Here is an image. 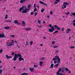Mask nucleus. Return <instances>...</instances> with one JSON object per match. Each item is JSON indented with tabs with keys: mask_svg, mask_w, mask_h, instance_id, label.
Masks as SVG:
<instances>
[{
	"mask_svg": "<svg viewBox=\"0 0 75 75\" xmlns=\"http://www.w3.org/2000/svg\"><path fill=\"white\" fill-rule=\"evenodd\" d=\"M57 59V63L59 64L60 63V58H59V56H55V58L53 59V61H54V64H55L57 62L56 61Z\"/></svg>",
	"mask_w": 75,
	"mask_h": 75,
	"instance_id": "1",
	"label": "nucleus"
},
{
	"mask_svg": "<svg viewBox=\"0 0 75 75\" xmlns=\"http://www.w3.org/2000/svg\"><path fill=\"white\" fill-rule=\"evenodd\" d=\"M17 57L18 58V57H19L18 58V59L20 61H24V59H23V58L21 57H22V56L21 55V54H18L17 55Z\"/></svg>",
	"mask_w": 75,
	"mask_h": 75,
	"instance_id": "2",
	"label": "nucleus"
},
{
	"mask_svg": "<svg viewBox=\"0 0 75 75\" xmlns=\"http://www.w3.org/2000/svg\"><path fill=\"white\" fill-rule=\"evenodd\" d=\"M30 10V9H27V8H25V9L23 10L22 12V13H28V11Z\"/></svg>",
	"mask_w": 75,
	"mask_h": 75,
	"instance_id": "3",
	"label": "nucleus"
},
{
	"mask_svg": "<svg viewBox=\"0 0 75 75\" xmlns=\"http://www.w3.org/2000/svg\"><path fill=\"white\" fill-rule=\"evenodd\" d=\"M13 44H14V43L12 42H8L7 43V46H8V47L12 46V45H13Z\"/></svg>",
	"mask_w": 75,
	"mask_h": 75,
	"instance_id": "4",
	"label": "nucleus"
},
{
	"mask_svg": "<svg viewBox=\"0 0 75 75\" xmlns=\"http://www.w3.org/2000/svg\"><path fill=\"white\" fill-rule=\"evenodd\" d=\"M51 28V29H49V32H51V33H52V32H53V31H54V29L55 28H54V26H52Z\"/></svg>",
	"mask_w": 75,
	"mask_h": 75,
	"instance_id": "5",
	"label": "nucleus"
},
{
	"mask_svg": "<svg viewBox=\"0 0 75 75\" xmlns=\"http://www.w3.org/2000/svg\"><path fill=\"white\" fill-rule=\"evenodd\" d=\"M0 38H6V36L4 34V33L0 34Z\"/></svg>",
	"mask_w": 75,
	"mask_h": 75,
	"instance_id": "6",
	"label": "nucleus"
},
{
	"mask_svg": "<svg viewBox=\"0 0 75 75\" xmlns=\"http://www.w3.org/2000/svg\"><path fill=\"white\" fill-rule=\"evenodd\" d=\"M39 3L40 4H43L44 5H45V6L46 7H47V4L44 3L42 1H40Z\"/></svg>",
	"mask_w": 75,
	"mask_h": 75,
	"instance_id": "7",
	"label": "nucleus"
},
{
	"mask_svg": "<svg viewBox=\"0 0 75 75\" xmlns=\"http://www.w3.org/2000/svg\"><path fill=\"white\" fill-rule=\"evenodd\" d=\"M17 54H15V55L14 56V57L13 58V60L14 61H16L17 60Z\"/></svg>",
	"mask_w": 75,
	"mask_h": 75,
	"instance_id": "8",
	"label": "nucleus"
},
{
	"mask_svg": "<svg viewBox=\"0 0 75 75\" xmlns=\"http://www.w3.org/2000/svg\"><path fill=\"white\" fill-rule=\"evenodd\" d=\"M54 27L55 28H57V30H61V28H59V27H57V25H55Z\"/></svg>",
	"mask_w": 75,
	"mask_h": 75,
	"instance_id": "9",
	"label": "nucleus"
},
{
	"mask_svg": "<svg viewBox=\"0 0 75 75\" xmlns=\"http://www.w3.org/2000/svg\"><path fill=\"white\" fill-rule=\"evenodd\" d=\"M6 57L7 58V59H11L12 57V56H8V55H6Z\"/></svg>",
	"mask_w": 75,
	"mask_h": 75,
	"instance_id": "10",
	"label": "nucleus"
},
{
	"mask_svg": "<svg viewBox=\"0 0 75 75\" xmlns=\"http://www.w3.org/2000/svg\"><path fill=\"white\" fill-rule=\"evenodd\" d=\"M24 8V6H22V7H21L19 9L20 12H21V10H23Z\"/></svg>",
	"mask_w": 75,
	"mask_h": 75,
	"instance_id": "11",
	"label": "nucleus"
},
{
	"mask_svg": "<svg viewBox=\"0 0 75 75\" xmlns=\"http://www.w3.org/2000/svg\"><path fill=\"white\" fill-rule=\"evenodd\" d=\"M29 70L30 71V72H33L34 71V68H31V67H30L29 68Z\"/></svg>",
	"mask_w": 75,
	"mask_h": 75,
	"instance_id": "12",
	"label": "nucleus"
},
{
	"mask_svg": "<svg viewBox=\"0 0 75 75\" xmlns=\"http://www.w3.org/2000/svg\"><path fill=\"white\" fill-rule=\"evenodd\" d=\"M25 0H21L20 1V3H24V2H25Z\"/></svg>",
	"mask_w": 75,
	"mask_h": 75,
	"instance_id": "13",
	"label": "nucleus"
},
{
	"mask_svg": "<svg viewBox=\"0 0 75 75\" xmlns=\"http://www.w3.org/2000/svg\"><path fill=\"white\" fill-rule=\"evenodd\" d=\"M68 3H67L66 2H64L63 3V5H65V6H67L68 4Z\"/></svg>",
	"mask_w": 75,
	"mask_h": 75,
	"instance_id": "14",
	"label": "nucleus"
},
{
	"mask_svg": "<svg viewBox=\"0 0 75 75\" xmlns=\"http://www.w3.org/2000/svg\"><path fill=\"white\" fill-rule=\"evenodd\" d=\"M31 28H28L25 29V30H26V31H29L30 30H31Z\"/></svg>",
	"mask_w": 75,
	"mask_h": 75,
	"instance_id": "15",
	"label": "nucleus"
},
{
	"mask_svg": "<svg viewBox=\"0 0 75 75\" xmlns=\"http://www.w3.org/2000/svg\"><path fill=\"white\" fill-rule=\"evenodd\" d=\"M10 28V27H4L5 29H6V30H8Z\"/></svg>",
	"mask_w": 75,
	"mask_h": 75,
	"instance_id": "16",
	"label": "nucleus"
},
{
	"mask_svg": "<svg viewBox=\"0 0 75 75\" xmlns=\"http://www.w3.org/2000/svg\"><path fill=\"white\" fill-rule=\"evenodd\" d=\"M31 4H29L28 6V9H30V8H31Z\"/></svg>",
	"mask_w": 75,
	"mask_h": 75,
	"instance_id": "17",
	"label": "nucleus"
},
{
	"mask_svg": "<svg viewBox=\"0 0 75 75\" xmlns=\"http://www.w3.org/2000/svg\"><path fill=\"white\" fill-rule=\"evenodd\" d=\"M22 75H28V74L26 73H23L21 74Z\"/></svg>",
	"mask_w": 75,
	"mask_h": 75,
	"instance_id": "18",
	"label": "nucleus"
},
{
	"mask_svg": "<svg viewBox=\"0 0 75 75\" xmlns=\"http://www.w3.org/2000/svg\"><path fill=\"white\" fill-rule=\"evenodd\" d=\"M22 24H23V26H25V22H24V21H22Z\"/></svg>",
	"mask_w": 75,
	"mask_h": 75,
	"instance_id": "19",
	"label": "nucleus"
},
{
	"mask_svg": "<svg viewBox=\"0 0 75 75\" xmlns=\"http://www.w3.org/2000/svg\"><path fill=\"white\" fill-rule=\"evenodd\" d=\"M13 23H15V24H17V23H18V21L17 20H15L14 21Z\"/></svg>",
	"mask_w": 75,
	"mask_h": 75,
	"instance_id": "20",
	"label": "nucleus"
},
{
	"mask_svg": "<svg viewBox=\"0 0 75 75\" xmlns=\"http://www.w3.org/2000/svg\"><path fill=\"white\" fill-rule=\"evenodd\" d=\"M42 64H43V63L42 62H40V66L41 67V66H42Z\"/></svg>",
	"mask_w": 75,
	"mask_h": 75,
	"instance_id": "21",
	"label": "nucleus"
},
{
	"mask_svg": "<svg viewBox=\"0 0 75 75\" xmlns=\"http://www.w3.org/2000/svg\"><path fill=\"white\" fill-rule=\"evenodd\" d=\"M45 11V9L44 8H42L41 10V13H43V12H44Z\"/></svg>",
	"mask_w": 75,
	"mask_h": 75,
	"instance_id": "22",
	"label": "nucleus"
},
{
	"mask_svg": "<svg viewBox=\"0 0 75 75\" xmlns=\"http://www.w3.org/2000/svg\"><path fill=\"white\" fill-rule=\"evenodd\" d=\"M5 22H9V23H11V21L10 20H6Z\"/></svg>",
	"mask_w": 75,
	"mask_h": 75,
	"instance_id": "23",
	"label": "nucleus"
},
{
	"mask_svg": "<svg viewBox=\"0 0 75 75\" xmlns=\"http://www.w3.org/2000/svg\"><path fill=\"white\" fill-rule=\"evenodd\" d=\"M73 22L74 23H73V25H74V27H75V20H73Z\"/></svg>",
	"mask_w": 75,
	"mask_h": 75,
	"instance_id": "24",
	"label": "nucleus"
},
{
	"mask_svg": "<svg viewBox=\"0 0 75 75\" xmlns=\"http://www.w3.org/2000/svg\"><path fill=\"white\" fill-rule=\"evenodd\" d=\"M57 75H62V74H59V72L58 71L57 72Z\"/></svg>",
	"mask_w": 75,
	"mask_h": 75,
	"instance_id": "25",
	"label": "nucleus"
},
{
	"mask_svg": "<svg viewBox=\"0 0 75 75\" xmlns=\"http://www.w3.org/2000/svg\"><path fill=\"white\" fill-rule=\"evenodd\" d=\"M37 11V8H35L34 9L33 11L34 12H35V11Z\"/></svg>",
	"mask_w": 75,
	"mask_h": 75,
	"instance_id": "26",
	"label": "nucleus"
},
{
	"mask_svg": "<svg viewBox=\"0 0 75 75\" xmlns=\"http://www.w3.org/2000/svg\"><path fill=\"white\" fill-rule=\"evenodd\" d=\"M64 14H66L67 15H68L70 14V12L68 11L67 13H65Z\"/></svg>",
	"mask_w": 75,
	"mask_h": 75,
	"instance_id": "27",
	"label": "nucleus"
},
{
	"mask_svg": "<svg viewBox=\"0 0 75 75\" xmlns=\"http://www.w3.org/2000/svg\"><path fill=\"white\" fill-rule=\"evenodd\" d=\"M33 42L32 41H31L30 43V45H33Z\"/></svg>",
	"mask_w": 75,
	"mask_h": 75,
	"instance_id": "28",
	"label": "nucleus"
},
{
	"mask_svg": "<svg viewBox=\"0 0 75 75\" xmlns=\"http://www.w3.org/2000/svg\"><path fill=\"white\" fill-rule=\"evenodd\" d=\"M54 67V64H51L50 65L51 68H53Z\"/></svg>",
	"mask_w": 75,
	"mask_h": 75,
	"instance_id": "29",
	"label": "nucleus"
},
{
	"mask_svg": "<svg viewBox=\"0 0 75 75\" xmlns=\"http://www.w3.org/2000/svg\"><path fill=\"white\" fill-rule=\"evenodd\" d=\"M70 48L71 49L75 48V46H72L70 47Z\"/></svg>",
	"mask_w": 75,
	"mask_h": 75,
	"instance_id": "30",
	"label": "nucleus"
},
{
	"mask_svg": "<svg viewBox=\"0 0 75 75\" xmlns=\"http://www.w3.org/2000/svg\"><path fill=\"white\" fill-rule=\"evenodd\" d=\"M26 44H25V45L26 46H27V45H28V42L27 41L26 42Z\"/></svg>",
	"mask_w": 75,
	"mask_h": 75,
	"instance_id": "31",
	"label": "nucleus"
},
{
	"mask_svg": "<svg viewBox=\"0 0 75 75\" xmlns=\"http://www.w3.org/2000/svg\"><path fill=\"white\" fill-rule=\"evenodd\" d=\"M58 63H57L54 66V67H58Z\"/></svg>",
	"mask_w": 75,
	"mask_h": 75,
	"instance_id": "32",
	"label": "nucleus"
},
{
	"mask_svg": "<svg viewBox=\"0 0 75 75\" xmlns=\"http://www.w3.org/2000/svg\"><path fill=\"white\" fill-rule=\"evenodd\" d=\"M61 68H60L58 70V72H61Z\"/></svg>",
	"mask_w": 75,
	"mask_h": 75,
	"instance_id": "33",
	"label": "nucleus"
},
{
	"mask_svg": "<svg viewBox=\"0 0 75 75\" xmlns=\"http://www.w3.org/2000/svg\"><path fill=\"white\" fill-rule=\"evenodd\" d=\"M34 68H37V67H38V66L37 65H34Z\"/></svg>",
	"mask_w": 75,
	"mask_h": 75,
	"instance_id": "34",
	"label": "nucleus"
},
{
	"mask_svg": "<svg viewBox=\"0 0 75 75\" xmlns=\"http://www.w3.org/2000/svg\"><path fill=\"white\" fill-rule=\"evenodd\" d=\"M7 18H8V15H6V17L5 18L6 19H7Z\"/></svg>",
	"mask_w": 75,
	"mask_h": 75,
	"instance_id": "35",
	"label": "nucleus"
},
{
	"mask_svg": "<svg viewBox=\"0 0 75 75\" xmlns=\"http://www.w3.org/2000/svg\"><path fill=\"white\" fill-rule=\"evenodd\" d=\"M38 23H39V24H41V21L38 20Z\"/></svg>",
	"mask_w": 75,
	"mask_h": 75,
	"instance_id": "36",
	"label": "nucleus"
},
{
	"mask_svg": "<svg viewBox=\"0 0 75 75\" xmlns=\"http://www.w3.org/2000/svg\"><path fill=\"white\" fill-rule=\"evenodd\" d=\"M72 14L73 16H74V17H75V13H72Z\"/></svg>",
	"mask_w": 75,
	"mask_h": 75,
	"instance_id": "37",
	"label": "nucleus"
},
{
	"mask_svg": "<svg viewBox=\"0 0 75 75\" xmlns=\"http://www.w3.org/2000/svg\"><path fill=\"white\" fill-rule=\"evenodd\" d=\"M35 16H36L37 14H38V13L37 12H36L35 13Z\"/></svg>",
	"mask_w": 75,
	"mask_h": 75,
	"instance_id": "38",
	"label": "nucleus"
},
{
	"mask_svg": "<svg viewBox=\"0 0 75 75\" xmlns=\"http://www.w3.org/2000/svg\"><path fill=\"white\" fill-rule=\"evenodd\" d=\"M65 71H68V69L67 68H66L65 69Z\"/></svg>",
	"mask_w": 75,
	"mask_h": 75,
	"instance_id": "39",
	"label": "nucleus"
},
{
	"mask_svg": "<svg viewBox=\"0 0 75 75\" xmlns=\"http://www.w3.org/2000/svg\"><path fill=\"white\" fill-rule=\"evenodd\" d=\"M71 29H67V31H71Z\"/></svg>",
	"mask_w": 75,
	"mask_h": 75,
	"instance_id": "40",
	"label": "nucleus"
},
{
	"mask_svg": "<svg viewBox=\"0 0 75 75\" xmlns=\"http://www.w3.org/2000/svg\"><path fill=\"white\" fill-rule=\"evenodd\" d=\"M63 6L64 8H67V6H66V5H63Z\"/></svg>",
	"mask_w": 75,
	"mask_h": 75,
	"instance_id": "41",
	"label": "nucleus"
},
{
	"mask_svg": "<svg viewBox=\"0 0 75 75\" xmlns=\"http://www.w3.org/2000/svg\"><path fill=\"white\" fill-rule=\"evenodd\" d=\"M40 60H44V58H40Z\"/></svg>",
	"mask_w": 75,
	"mask_h": 75,
	"instance_id": "42",
	"label": "nucleus"
},
{
	"mask_svg": "<svg viewBox=\"0 0 75 75\" xmlns=\"http://www.w3.org/2000/svg\"><path fill=\"white\" fill-rule=\"evenodd\" d=\"M50 14H51V15H52V11H50Z\"/></svg>",
	"mask_w": 75,
	"mask_h": 75,
	"instance_id": "43",
	"label": "nucleus"
},
{
	"mask_svg": "<svg viewBox=\"0 0 75 75\" xmlns=\"http://www.w3.org/2000/svg\"><path fill=\"white\" fill-rule=\"evenodd\" d=\"M55 43V41H52V44H54Z\"/></svg>",
	"mask_w": 75,
	"mask_h": 75,
	"instance_id": "44",
	"label": "nucleus"
},
{
	"mask_svg": "<svg viewBox=\"0 0 75 75\" xmlns=\"http://www.w3.org/2000/svg\"><path fill=\"white\" fill-rule=\"evenodd\" d=\"M11 37L14 38L15 37V36L14 35H11Z\"/></svg>",
	"mask_w": 75,
	"mask_h": 75,
	"instance_id": "45",
	"label": "nucleus"
},
{
	"mask_svg": "<svg viewBox=\"0 0 75 75\" xmlns=\"http://www.w3.org/2000/svg\"><path fill=\"white\" fill-rule=\"evenodd\" d=\"M3 52V50L2 49L0 50V53H2Z\"/></svg>",
	"mask_w": 75,
	"mask_h": 75,
	"instance_id": "46",
	"label": "nucleus"
},
{
	"mask_svg": "<svg viewBox=\"0 0 75 75\" xmlns=\"http://www.w3.org/2000/svg\"><path fill=\"white\" fill-rule=\"evenodd\" d=\"M30 15H33L34 14V13L32 12L30 13Z\"/></svg>",
	"mask_w": 75,
	"mask_h": 75,
	"instance_id": "47",
	"label": "nucleus"
},
{
	"mask_svg": "<svg viewBox=\"0 0 75 75\" xmlns=\"http://www.w3.org/2000/svg\"><path fill=\"white\" fill-rule=\"evenodd\" d=\"M2 72H3V71L1 70H0V74H1V73H2Z\"/></svg>",
	"mask_w": 75,
	"mask_h": 75,
	"instance_id": "48",
	"label": "nucleus"
},
{
	"mask_svg": "<svg viewBox=\"0 0 75 75\" xmlns=\"http://www.w3.org/2000/svg\"><path fill=\"white\" fill-rule=\"evenodd\" d=\"M39 28H41V27H42V25H41L40 26H38Z\"/></svg>",
	"mask_w": 75,
	"mask_h": 75,
	"instance_id": "49",
	"label": "nucleus"
},
{
	"mask_svg": "<svg viewBox=\"0 0 75 75\" xmlns=\"http://www.w3.org/2000/svg\"><path fill=\"white\" fill-rule=\"evenodd\" d=\"M58 47V46H54L53 48H57V47Z\"/></svg>",
	"mask_w": 75,
	"mask_h": 75,
	"instance_id": "50",
	"label": "nucleus"
},
{
	"mask_svg": "<svg viewBox=\"0 0 75 75\" xmlns=\"http://www.w3.org/2000/svg\"><path fill=\"white\" fill-rule=\"evenodd\" d=\"M14 52H12V53H11V55H14Z\"/></svg>",
	"mask_w": 75,
	"mask_h": 75,
	"instance_id": "51",
	"label": "nucleus"
},
{
	"mask_svg": "<svg viewBox=\"0 0 75 75\" xmlns=\"http://www.w3.org/2000/svg\"><path fill=\"white\" fill-rule=\"evenodd\" d=\"M64 28H63L62 29V31H64Z\"/></svg>",
	"mask_w": 75,
	"mask_h": 75,
	"instance_id": "52",
	"label": "nucleus"
},
{
	"mask_svg": "<svg viewBox=\"0 0 75 75\" xmlns=\"http://www.w3.org/2000/svg\"><path fill=\"white\" fill-rule=\"evenodd\" d=\"M34 7L35 8H36V4H34Z\"/></svg>",
	"mask_w": 75,
	"mask_h": 75,
	"instance_id": "53",
	"label": "nucleus"
},
{
	"mask_svg": "<svg viewBox=\"0 0 75 75\" xmlns=\"http://www.w3.org/2000/svg\"><path fill=\"white\" fill-rule=\"evenodd\" d=\"M49 27H52V25L51 24H50L49 25Z\"/></svg>",
	"mask_w": 75,
	"mask_h": 75,
	"instance_id": "54",
	"label": "nucleus"
},
{
	"mask_svg": "<svg viewBox=\"0 0 75 75\" xmlns=\"http://www.w3.org/2000/svg\"><path fill=\"white\" fill-rule=\"evenodd\" d=\"M54 33H58V31H55L54 32Z\"/></svg>",
	"mask_w": 75,
	"mask_h": 75,
	"instance_id": "55",
	"label": "nucleus"
},
{
	"mask_svg": "<svg viewBox=\"0 0 75 75\" xmlns=\"http://www.w3.org/2000/svg\"><path fill=\"white\" fill-rule=\"evenodd\" d=\"M56 1H57L58 2H59V1H59V0H56Z\"/></svg>",
	"mask_w": 75,
	"mask_h": 75,
	"instance_id": "56",
	"label": "nucleus"
},
{
	"mask_svg": "<svg viewBox=\"0 0 75 75\" xmlns=\"http://www.w3.org/2000/svg\"><path fill=\"white\" fill-rule=\"evenodd\" d=\"M58 3L57 2H55L54 3V4H58Z\"/></svg>",
	"mask_w": 75,
	"mask_h": 75,
	"instance_id": "57",
	"label": "nucleus"
},
{
	"mask_svg": "<svg viewBox=\"0 0 75 75\" xmlns=\"http://www.w3.org/2000/svg\"><path fill=\"white\" fill-rule=\"evenodd\" d=\"M3 67V66H0V69H1Z\"/></svg>",
	"mask_w": 75,
	"mask_h": 75,
	"instance_id": "58",
	"label": "nucleus"
},
{
	"mask_svg": "<svg viewBox=\"0 0 75 75\" xmlns=\"http://www.w3.org/2000/svg\"><path fill=\"white\" fill-rule=\"evenodd\" d=\"M17 24H18V25H20V24H21V23H18H18H17Z\"/></svg>",
	"mask_w": 75,
	"mask_h": 75,
	"instance_id": "59",
	"label": "nucleus"
},
{
	"mask_svg": "<svg viewBox=\"0 0 75 75\" xmlns=\"http://www.w3.org/2000/svg\"><path fill=\"white\" fill-rule=\"evenodd\" d=\"M43 38L45 39H46V37H43Z\"/></svg>",
	"mask_w": 75,
	"mask_h": 75,
	"instance_id": "60",
	"label": "nucleus"
},
{
	"mask_svg": "<svg viewBox=\"0 0 75 75\" xmlns=\"http://www.w3.org/2000/svg\"><path fill=\"white\" fill-rule=\"evenodd\" d=\"M64 71H65L64 70H62V72L64 73Z\"/></svg>",
	"mask_w": 75,
	"mask_h": 75,
	"instance_id": "61",
	"label": "nucleus"
},
{
	"mask_svg": "<svg viewBox=\"0 0 75 75\" xmlns=\"http://www.w3.org/2000/svg\"><path fill=\"white\" fill-rule=\"evenodd\" d=\"M16 46H17V47H18V48H20V46H18V45H16Z\"/></svg>",
	"mask_w": 75,
	"mask_h": 75,
	"instance_id": "62",
	"label": "nucleus"
},
{
	"mask_svg": "<svg viewBox=\"0 0 75 75\" xmlns=\"http://www.w3.org/2000/svg\"><path fill=\"white\" fill-rule=\"evenodd\" d=\"M43 23L44 24H45V21H43Z\"/></svg>",
	"mask_w": 75,
	"mask_h": 75,
	"instance_id": "63",
	"label": "nucleus"
},
{
	"mask_svg": "<svg viewBox=\"0 0 75 75\" xmlns=\"http://www.w3.org/2000/svg\"><path fill=\"white\" fill-rule=\"evenodd\" d=\"M47 17L48 18H49V17H50V16H49V15L47 16Z\"/></svg>",
	"mask_w": 75,
	"mask_h": 75,
	"instance_id": "64",
	"label": "nucleus"
}]
</instances>
